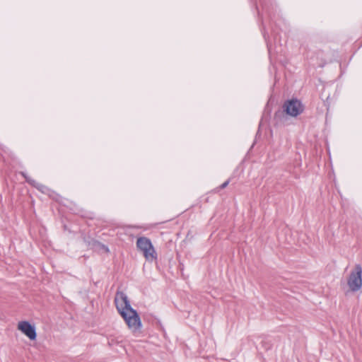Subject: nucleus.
Segmentation results:
<instances>
[{
  "mask_svg": "<svg viewBox=\"0 0 362 362\" xmlns=\"http://www.w3.org/2000/svg\"><path fill=\"white\" fill-rule=\"evenodd\" d=\"M347 284L351 291H357L362 287V268L356 264L347 279Z\"/></svg>",
  "mask_w": 362,
  "mask_h": 362,
  "instance_id": "obj_3",
  "label": "nucleus"
},
{
  "mask_svg": "<svg viewBox=\"0 0 362 362\" xmlns=\"http://www.w3.org/2000/svg\"><path fill=\"white\" fill-rule=\"evenodd\" d=\"M115 303L117 311L125 321L128 327L133 332L139 331L141 327L140 317L137 312L131 307L127 296L123 292H117Z\"/></svg>",
  "mask_w": 362,
  "mask_h": 362,
  "instance_id": "obj_1",
  "label": "nucleus"
},
{
  "mask_svg": "<svg viewBox=\"0 0 362 362\" xmlns=\"http://www.w3.org/2000/svg\"><path fill=\"white\" fill-rule=\"evenodd\" d=\"M229 183V181H226L225 182H223L221 186H220V188L221 189H223L225 188Z\"/></svg>",
  "mask_w": 362,
  "mask_h": 362,
  "instance_id": "obj_6",
  "label": "nucleus"
},
{
  "mask_svg": "<svg viewBox=\"0 0 362 362\" xmlns=\"http://www.w3.org/2000/svg\"><path fill=\"white\" fill-rule=\"evenodd\" d=\"M284 110L288 115L297 117L303 112L304 107L300 100L292 99L285 102Z\"/></svg>",
  "mask_w": 362,
  "mask_h": 362,
  "instance_id": "obj_4",
  "label": "nucleus"
},
{
  "mask_svg": "<svg viewBox=\"0 0 362 362\" xmlns=\"http://www.w3.org/2000/svg\"><path fill=\"white\" fill-rule=\"evenodd\" d=\"M136 246L143 253L146 260L153 261L156 259V252L148 238L146 237L139 238L136 240Z\"/></svg>",
  "mask_w": 362,
  "mask_h": 362,
  "instance_id": "obj_2",
  "label": "nucleus"
},
{
  "mask_svg": "<svg viewBox=\"0 0 362 362\" xmlns=\"http://www.w3.org/2000/svg\"><path fill=\"white\" fill-rule=\"evenodd\" d=\"M17 329L28 337L30 341H35L37 339L36 328L34 325L29 321L21 320L17 324Z\"/></svg>",
  "mask_w": 362,
  "mask_h": 362,
  "instance_id": "obj_5",
  "label": "nucleus"
}]
</instances>
